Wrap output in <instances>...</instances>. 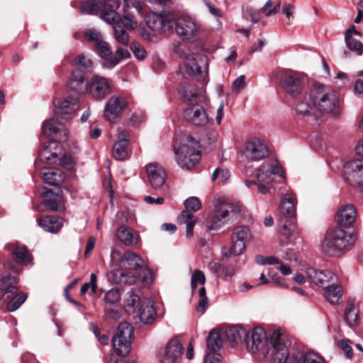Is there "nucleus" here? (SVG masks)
Here are the masks:
<instances>
[{
	"label": "nucleus",
	"mask_w": 363,
	"mask_h": 363,
	"mask_svg": "<svg viewBox=\"0 0 363 363\" xmlns=\"http://www.w3.org/2000/svg\"><path fill=\"white\" fill-rule=\"evenodd\" d=\"M252 239L250 230L246 226H238L233 230L230 252L235 255L242 254L247 244Z\"/></svg>",
	"instance_id": "obj_17"
},
{
	"label": "nucleus",
	"mask_w": 363,
	"mask_h": 363,
	"mask_svg": "<svg viewBox=\"0 0 363 363\" xmlns=\"http://www.w3.org/2000/svg\"><path fill=\"white\" fill-rule=\"evenodd\" d=\"M126 106L127 102L124 99L111 97L106 104L104 112V118L111 123H115Z\"/></svg>",
	"instance_id": "obj_24"
},
{
	"label": "nucleus",
	"mask_w": 363,
	"mask_h": 363,
	"mask_svg": "<svg viewBox=\"0 0 363 363\" xmlns=\"http://www.w3.org/2000/svg\"><path fill=\"white\" fill-rule=\"evenodd\" d=\"M339 347L344 352L345 355L347 358H351L352 357V348L348 344V340H341L338 343Z\"/></svg>",
	"instance_id": "obj_62"
},
{
	"label": "nucleus",
	"mask_w": 363,
	"mask_h": 363,
	"mask_svg": "<svg viewBox=\"0 0 363 363\" xmlns=\"http://www.w3.org/2000/svg\"><path fill=\"white\" fill-rule=\"evenodd\" d=\"M230 177V173L229 170L217 168L212 174V180L215 181L216 179H218L220 182L225 183L226 182Z\"/></svg>",
	"instance_id": "obj_56"
},
{
	"label": "nucleus",
	"mask_w": 363,
	"mask_h": 363,
	"mask_svg": "<svg viewBox=\"0 0 363 363\" xmlns=\"http://www.w3.org/2000/svg\"><path fill=\"white\" fill-rule=\"evenodd\" d=\"M55 109L54 113L55 117H62L63 116H69L65 120L71 118L79 109L78 96H67L63 99H55L53 101Z\"/></svg>",
	"instance_id": "obj_20"
},
{
	"label": "nucleus",
	"mask_w": 363,
	"mask_h": 363,
	"mask_svg": "<svg viewBox=\"0 0 363 363\" xmlns=\"http://www.w3.org/2000/svg\"><path fill=\"white\" fill-rule=\"evenodd\" d=\"M57 162H59L60 165L67 169H72L73 167V162L72 158L67 155H63L62 157L58 156Z\"/></svg>",
	"instance_id": "obj_63"
},
{
	"label": "nucleus",
	"mask_w": 363,
	"mask_h": 363,
	"mask_svg": "<svg viewBox=\"0 0 363 363\" xmlns=\"http://www.w3.org/2000/svg\"><path fill=\"white\" fill-rule=\"evenodd\" d=\"M188 100L186 108L183 111V116L187 121L195 125L203 126L208 123V117L203 107L198 104V95L191 93Z\"/></svg>",
	"instance_id": "obj_11"
},
{
	"label": "nucleus",
	"mask_w": 363,
	"mask_h": 363,
	"mask_svg": "<svg viewBox=\"0 0 363 363\" xmlns=\"http://www.w3.org/2000/svg\"><path fill=\"white\" fill-rule=\"evenodd\" d=\"M89 289H91L92 294H95L96 292V275L94 273H92L90 276V282L85 283L82 285L80 290L81 294L84 295Z\"/></svg>",
	"instance_id": "obj_57"
},
{
	"label": "nucleus",
	"mask_w": 363,
	"mask_h": 363,
	"mask_svg": "<svg viewBox=\"0 0 363 363\" xmlns=\"http://www.w3.org/2000/svg\"><path fill=\"white\" fill-rule=\"evenodd\" d=\"M222 339L218 330H213L207 338V347L212 351L219 350L222 346Z\"/></svg>",
	"instance_id": "obj_45"
},
{
	"label": "nucleus",
	"mask_w": 363,
	"mask_h": 363,
	"mask_svg": "<svg viewBox=\"0 0 363 363\" xmlns=\"http://www.w3.org/2000/svg\"><path fill=\"white\" fill-rule=\"evenodd\" d=\"M174 15L169 11L161 13H152L147 18V25L152 30L157 33H169L173 30Z\"/></svg>",
	"instance_id": "obj_14"
},
{
	"label": "nucleus",
	"mask_w": 363,
	"mask_h": 363,
	"mask_svg": "<svg viewBox=\"0 0 363 363\" xmlns=\"http://www.w3.org/2000/svg\"><path fill=\"white\" fill-rule=\"evenodd\" d=\"M61 192V190H58L57 193L48 190L42 193L45 204L48 206L51 211L60 212L65 210Z\"/></svg>",
	"instance_id": "obj_30"
},
{
	"label": "nucleus",
	"mask_w": 363,
	"mask_h": 363,
	"mask_svg": "<svg viewBox=\"0 0 363 363\" xmlns=\"http://www.w3.org/2000/svg\"><path fill=\"white\" fill-rule=\"evenodd\" d=\"M147 176L151 187L159 189L164 184L167 173L164 167L157 162H152L146 167Z\"/></svg>",
	"instance_id": "obj_22"
},
{
	"label": "nucleus",
	"mask_w": 363,
	"mask_h": 363,
	"mask_svg": "<svg viewBox=\"0 0 363 363\" xmlns=\"http://www.w3.org/2000/svg\"><path fill=\"white\" fill-rule=\"evenodd\" d=\"M324 296L332 304H339L342 296V289L337 281H333L324 288Z\"/></svg>",
	"instance_id": "obj_33"
},
{
	"label": "nucleus",
	"mask_w": 363,
	"mask_h": 363,
	"mask_svg": "<svg viewBox=\"0 0 363 363\" xmlns=\"http://www.w3.org/2000/svg\"><path fill=\"white\" fill-rule=\"evenodd\" d=\"M245 80V76L241 75L233 82L232 90L234 93L238 94L245 87L246 83Z\"/></svg>",
	"instance_id": "obj_60"
},
{
	"label": "nucleus",
	"mask_w": 363,
	"mask_h": 363,
	"mask_svg": "<svg viewBox=\"0 0 363 363\" xmlns=\"http://www.w3.org/2000/svg\"><path fill=\"white\" fill-rule=\"evenodd\" d=\"M311 101L306 98H304L301 101H298L296 105L295 110L298 115L306 116H312L314 114L315 108L313 104L310 103Z\"/></svg>",
	"instance_id": "obj_42"
},
{
	"label": "nucleus",
	"mask_w": 363,
	"mask_h": 363,
	"mask_svg": "<svg viewBox=\"0 0 363 363\" xmlns=\"http://www.w3.org/2000/svg\"><path fill=\"white\" fill-rule=\"evenodd\" d=\"M357 210L354 205L347 203L340 207L336 215L337 226L352 228L357 218Z\"/></svg>",
	"instance_id": "obj_26"
},
{
	"label": "nucleus",
	"mask_w": 363,
	"mask_h": 363,
	"mask_svg": "<svg viewBox=\"0 0 363 363\" xmlns=\"http://www.w3.org/2000/svg\"><path fill=\"white\" fill-rule=\"evenodd\" d=\"M355 241L352 228L337 226L327 232L322 242V248L325 253L337 255L350 249Z\"/></svg>",
	"instance_id": "obj_2"
},
{
	"label": "nucleus",
	"mask_w": 363,
	"mask_h": 363,
	"mask_svg": "<svg viewBox=\"0 0 363 363\" xmlns=\"http://www.w3.org/2000/svg\"><path fill=\"white\" fill-rule=\"evenodd\" d=\"M183 65L179 70L184 78L198 77L203 79L207 74L208 63L206 58L190 52H183Z\"/></svg>",
	"instance_id": "obj_8"
},
{
	"label": "nucleus",
	"mask_w": 363,
	"mask_h": 363,
	"mask_svg": "<svg viewBox=\"0 0 363 363\" xmlns=\"http://www.w3.org/2000/svg\"><path fill=\"white\" fill-rule=\"evenodd\" d=\"M174 150L177 163L183 169H192L200 160V154L196 150V141L189 135H177Z\"/></svg>",
	"instance_id": "obj_3"
},
{
	"label": "nucleus",
	"mask_w": 363,
	"mask_h": 363,
	"mask_svg": "<svg viewBox=\"0 0 363 363\" xmlns=\"http://www.w3.org/2000/svg\"><path fill=\"white\" fill-rule=\"evenodd\" d=\"M118 7V0H89L82 4L81 13L96 14L100 12L101 19L111 24L118 18L116 14Z\"/></svg>",
	"instance_id": "obj_6"
},
{
	"label": "nucleus",
	"mask_w": 363,
	"mask_h": 363,
	"mask_svg": "<svg viewBox=\"0 0 363 363\" xmlns=\"http://www.w3.org/2000/svg\"><path fill=\"white\" fill-rule=\"evenodd\" d=\"M306 276L309 281L323 289L333 281H337V277L332 272L312 267L306 269Z\"/></svg>",
	"instance_id": "obj_21"
},
{
	"label": "nucleus",
	"mask_w": 363,
	"mask_h": 363,
	"mask_svg": "<svg viewBox=\"0 0 363 363\" xmlns=\"http://www.w3.org/2000/svg\"><path fill=\"white\" fill-rule=\"evenodd\" d=\"M61 149L60 143L50 141L48 145L45 143L43 148L40 152L39 159L48 164H56L58 156L61 155Z\"/></svg>",
	"instance_id": "obj_28"
},
{
	"label": "nucleus",
	"mask_w": 363,
	"mask_h": 363,
	"mask_svg": "<svg viewBox=\"0 0 363 363\" xmlns=\"http://www.w3.org/2000/svg\"><path fill=\"white\" fill-rule=\"evenodd\" d=\"M186 211H183L178 216V222L186 225V235L187 238L193 237V229L197 221V218L189 211H198L201 207V203L197 197H190L184 202Z\"/></svg>",
	"instance_id": "obj_13"
},
{
	"label": "nucleus",
	"mask_w": 363,
	"mask_h": 363,
	"mask_svg": "<svg viewBox=\"0 0 363 363\" xmlns=\"http://www.w3.org/2000/svg\"><path fill=\"white\" fill-rule=\"evenodd\" d=\"M12 255L17 264L27 265L31 263L33 257L24 245H16L12 250Z\"/></svg>",
	"instance_id": "obj_39"
},
{
	"label": "nucleus",
	"mask_w": 363,
	"mask_h": 363,
	"mask_svg": "<svg viewBox=\"0 0 363 363\" xmlns=\"http://www.w3.org/2000/svg\"><path fill=\"white\" fill-rule=\"evenodd\" d=\"M155 315L156 311L153 301L148 299L144 301L139 309L140 321L145 324L152 323L155 318Z\"/></svg>",
	"instance_id": "obj_34"
},
{
	"label": "nucleus",
	"mask_w": 363,
	"mask_h": 363,
	"mask_svg": "<svg viewBox=\"0 0 363 363\" xmlns=\"http://www.w3.org/2000/svg\"><path fill=\"white\" fill-rule=\"evenodd\" d=\"M98 54L108 62V58L112 56V52L108 43L104 39L95 45Z\"/></svg>",
	"instance_id": "obj_50"
},
{
	"label": "nucleus",
	"mask_w": 363,
	"mask_h": 363,
	"mask_svg": "<svg viewBox=\"0 0 363 363\" xmlns=\"http://www.w3.org/2000/svg\"><path fill=\"white\" fill-rule=\"evenodd\" d=\"M255 260L260 265L279 264V260L274 256L264 257L262 255H257L255 257Z\"/></svg>",
	"instance_id": "obj_58"
},
{
	"label": "nucleus",
	"mask_w": 363,
	"mask_h": 363,
	"mask_svg": "<svg viewBox=\"0 0 363 363\" xmlns=\"http://www.w3.org/2000/svg\"><path fill=\"white\" fill-rule=\"evenodd\" d=\"M276 176L283 177L284 171L277 160H270L260 165L255 172V177L259 183L271 185Z\"/></svg>",
	"instance_id": "obj_15"
},
{
	"label": "nucleus",
	"mask_w": 363,
	"mask_h": 363,
	"mask_svg": "<svg viewBox=\"0 0 363 363\" xmlns=\"http://www.w3.org/2000/svg\"><path fill=\"white\" fill-rule=\"evenodd\" d=\"M177 34L183 40H191L196 38L200 31V24L191 16L182 14L174 18Z\"/></svg>",
	"instance_id": "obj_12"
},
{
	"label": "nucleus",
	"mask_w": 363,
	"mask_h": 363,
	"mask_svg": "<svg viewBox=\"0 0 363 363\" xmlns=\"http://www.w3.org/2000/svg\"><path fill=\"white\" fill-rule=\"evenodd\" d=\"M133 328L127 322H123L118 326L112 342L118 356L125 357L130 352L131 339L133 337Z\"/></svg>",
	"instance_id": "obj_10"
},
{
	"label": "nucleus",
	"mask_w": 363,
	"mask_h": 363,
	"mask_svg": "<svg viewBox=\"0 0 363 363\" xmlns=\"http://www.w3.org/2000/svg\"><path fill=\"white\" fill-rule=\"evenodd\" d=\"M74 62L76 65H80L85 68L91 67L93 65L92 60L89 58H86L84 55H79L74 60Z\"/></svg>",
	"instance_id": "obj_61"
},
{
	"label": "nucleus",
	"mask_w": 363,
	"mask_h": 363,
	"mask_svg": "<svg viewBox=\"0 0 363 363\" xmlns=\"http://www.w3.org/2000/svg\"><path fill=\"white\" fill-rule=\"evenodd\" d=\"M282 229L284 230L283 233L287 236L292 235V233L296 230L295 224L290 221L286 220L285 223L282 225Z\"/></svg>",
	"instance_id": "obj_64"
},
{
	"label": "nucleus",
	"mask_w": 363,
	"mask_h": 363,
	"mask_svg": "<svg viewBox=\"0 0 363 363\" xmlns=\"http://www.w3.org/2000/svg\"><path fill=\"white\" fill-rule=\"evenodd\" d=\"M303 363H328L320 354L315 352L303 353Z\"/></svg>",
	"instance_id": "obj_54"
},
{
	"label": "nucleus",
	"mask_w": 363,
	"mask_h": 363,
	"mask_svg": "<svg viewBox=\"0 0 363 363\" xmlns=\"http://www.w3.org/2000/svg\"><path fill=\"white\" fill-rule=\"evenodd\" d=\"M18 280L10 274L0 276V301L6 303L9 311H15L26 300L27 295L25 293L17 294Z\"/></svg>",
	"instance_id": "obj_5"
},
{
	"label": "nucleus",
	"mask_w": 363,
	"mask_h": 363,
	"mask_svg": "<svg viewBox=\"0 0 363 363\" xmlns=\"http://www.w3.org/2000/svg\"><path fill=\"white\" fill-rule=\"evenodd\" d=\"M118 19L119 17L116 22L112 23L114 24V38L118 43L127 45L129 43V36L126 31L120 25H118Z\"/></svg>",
	"instance_id": "obj_47"
},
{
	"label": "nucleus",
	"mask_w": 363,
	"mask_h": 363,
	"mask_svg": "<svg viewBox=\"0 0 363 363\" xmlns=\"http://www.w3.org/2000/svg\"><path fill=\"white\" fill-rule=\"evenodd\" d=\"M129 56V52L126 49L123 48H118L116 51L115 54L111 56V58H108V63L115 66L117 65L121 60L127 58Z\"/></svg>",
	"instance_id": "obj_53"
},
{
	"label": "nucleus",
	"mask_w": 363,
	"mask_h": 363,
	"mask_svg": "<svg viewBox=\"0 0 363 363\" xmlns=\"http://www.w3.org/2000/svg\"><path fill=\"white\" fill-rule=\"evenodd\" d=\"M69 87L76 93L84 92L86 87L84 77L79 70H74L72 72L69 80Z\"/></svg>",
	"instance_id": "obj_40"
},
{
	"label": "nucleus",
	"mask_w": 363,
	"mask_h": 363,
	"mask_svg": "<svg viewBox=\"0 0 363 363\" xmlns=\"http://www.w3.org/2000/svg\"><path fill=\"white\" fill-rule=\"evenodd\" d=\"M310 100L319 112L338 117L342 108L339 94L330 86L315 84L310 91Z\"/></svg>",
	"instance_id": "obj_1"
},
{
	"label": "nucleus",
	"mask_w": 363,
	"mask_h": 363,
	"mask_svg": "<svg viewBox=\"0 0 363 363\" xmlns=\"http://www.w3.org/2000/svg\"><path fill=\"white\" fill-rule=\"evenodd\" d=\"M280 84L286 93L293 97L299 95L303 88L301 78L297 74H284L280 79Z\"/></svg>",
	"instance_id": "obj_25"
},
{
	"label": "nucleus",
	"mask_w": 363,
	"mask_h": 363,
	"mask_svg": "<svg viewBox=\"0 0 363 363\" xmlns=\"http://www.w3.org/2000/svg\"><path fill=\"white\" fill-rule=\"evenodd\" d=\"M296 198L294 193H287L282 196L280 203V210L287 218H292L296 216Z\"/></svg>",
	"instance_id": "obj_31"
},
{
	"label": "nucleus",
	"mask_w": 363,
	"mask_h": 363,
	"mask_svg": "<svg viewBox=\"0 0 363 363\" xmlns=\"http://www.w3.org/2000/svg\"><path fill=\"white\" fill-rule=\"evenodd\" d=\"M116 236L123 244L127 246L135 245L138 242V235L131 228L125 226L118 229Z\"/></svg>",
	"instance_id": "obj_37"
},
{
	"label": "nucleus",
	"mask_w": 363,
	"mask_h": 363,
	"mask_svg": "<svg viewBox=\"0 0 363 363\" xmlns=\"http://www.w3.org/2000/svg\"><path fill=\"white\" fill-rule=\"evenodd\" d=\"M111 274L113 277L112 281L116 284H132L136 279L135 276L130 275L120 269L113 270Z\"/></svg>",
	"instance_id": "obj_43"
},
{
	"label": "nucleus",
	"mask_w": 363,
	"mask_h": 363,
	"mask_svg": "<svg viewBox=\"0 0 363 363\" xmlns=\"http://www.w3.org/2000/svg\"><path fill=\"white\" fill-rule=\"evenodd\" d=\"M273 347L274 363H303V352L295 348L289 349V339L281 333H275L271 338Z\"/></svg>",
	"instance_id": "obj_4"
},
{
	"label": "nucleus",
	"mask_w": 363,
	"mask_h": 363,
	"mask_svg": "<svg viewBox=\"0 0 363 363\" xmlns=\"http://www.w3.org/2000/svg\"><path fill=\"white\" fill-rule=\"evenodd\" d=\"M345 174L352 185H357L363 189V161L353 160L345 164Z\"/></svg>",
	"instance_id": "obj_23"
},
{
	"label": "nucleus",
	"mask_w": 363,
	"mask_h": 363,
	"mask_svg": "<svg viewBox=\"0 0 363 363\" xmlns=\"http://www.w3.org/2000/svg\"><path fill=\"white\" fill-rule=\"evenodd\" d=\"M245 154L248 160L259 161L269 155V147L264 140L253 138L246 143Z\"/></svg>",
	"instance_id": "obj_18"
},
{
	"label": "nucleus",
	"mask_w": 363,
	"mask_h": 363,
	"mask_svg": "<svg viewBox=\"0 0 363 363\" xmlns=\"http://www.w3.org/2000/svg\"><path fill=\"white\" fill-rule=\"evenodd\" d=\"M347 47L351 50L356 52L358 55H362L363 53V45L362 43L352 38L345 39Z\"/></svg>",
	"instance_id": "obj_55"
},
{
	"label": "nucleus",
	"mask_w": 363,
	"mask_h": 363,
	"mask_svg": "<svg viewBox=\"0 0 363 363\" xmlns=\"http://www.w3.org/2000/svg\"><path fill=\"white\" fill-rule=\"evenodd\" d=\"M116 14L119 17V19L118 20V25H120V23H122L123 25L129 30H133L136 27L137 23L133 20V16L128 13L125 10H124L122 18L117 12Z\"/></svg>",
	"instance_id": "obj_51"
},
{
	"label": "nucleus",
	"mask_w": 363,
	"mask_h": 363,
	"mask_svg": "<svg viewBox=\"0 0 363 363\" xmlns=\"http://www.w3.org/2000/svg\"><path fill=\"white\" fill-rule=\"evenodd\" d=\"M84 35L86 40L94 43L95 45L103 40L101 33L99 30L94 28L86 29L84 33Z\"/></svg>",
	"instance_id": "obj_52"
},
{
	"label": "nucleus",
	"mask_w": 363,
	"mask_h": 363,
	"mask_svg": "<svg viewBox=\"0 0 363 363\" xmlns=\"http://www.w3.org/2000/svg\"><path fill=\"white\" fill-rule=\"evenodd\" d=\"M84 91L94 99L101 100L111 93V87L106 78L96 75L86 83Z\"/></svg>",
	"instance_id": "obj_19"
},
{
	"label": "nucleus",
	"mask_w": 363,
	"mask_h": 363,
	"mask_svg": "<svg viewBox=\"0 0 363 363\" xmlns=\"http://www.w3.org/2000/svg\"><path fill=\"white\" fill-rule=\"evenodd\" d=\"M278 330L273 331L269 335H267L262 328H255L251 333L250 337L247 335L245 344L248 350L252 353L260 352L264 356H271L273 353V347L271 344V338Z\"/></svg>",
	"instance_id": "obj_7"
},
{
	"label": "nucleus",
	"mask_w": 363,
	"mask_h": 363,
	"mask_svg": "<svg viewBox=\"0 0 363 363\" xmlns=\"http://www.w3.org/2000/svg\"><path fill=\"white\" fill-rule=\"evenodd\" d=\"M38 223L44 230L52 233H57L62 226L59 218L53 216L41 217L38 219Z\"/></svg>",
	"instance_id": "obj_36"
},
{
	"label": "nucleus",
	"mask_w": 363,
	"mask_h": 363,
	"mask_svg": "<svg viewBox=\"0 0 363 363\" xmlns=\"http://www.w3.org/2000/svg\"><path fill=\"white\" fill-rule=\"evenodd\" d=\"M183 346L178 339H172L167 345L162 356V363H176L183 352Z\"/></svg>",
	"instance_id": "obj_27"
},
{
	"label": "nucleus",
	"mask_w": 363,
	"mask_h": 363,
	"mask_svg": "<svg viewBox=\"0 0 363 363\" xmlns=\"http://www.w3.org/2000/svg\"><path fill=\"white\" fill-rule=\"evenodd\" d=\"M121 291L119 288H112L106 292L104 298L105 302V310L107 313H116L112 306L116 305L121 301Z\"/></svg>",
	"instance_id": "obj_38"
},
{
	"label": "nucleus",
	"mask_w": 363,
	"mask_h": 363,
	"mask_svg": "<svg viewBox=\"0 0 363 363\" xmlns=\"http://www.w3.org/2000/svg\"><path fill=\"white\" fill-rule=\"evenodd\" d=\"M130 136L126 130L119 132L118 138L113 145V157L118 160H123L128 157V146Z\"/></svg>",
	"instance_id": "obj_29"
},
{
	"label": "nucleus",
	"mask_w": 363,
	"mask_h": 363,
	"mask_svg": "<svg viewBox=\"0 0 363 363\" xmlns=\"http://www.w3.org/2000/svg\"><path fill=\"white\" fill-rule=\"evenodd\" d=\"M205 282L206 277L204 273L199 269H195L191 277V288L192 293H195L198 284L204 285Z\"/></svg>",
	"instance_id": "obj_48"
},
{
	"label": "nucleus",
	"mask_w": 363,
	"mask_h": 363,
	"mask_svg": "<svg viewBox=\"0 0 363 363\" xmlns=\"http://www.w3.org/2000/svg\"><path fill=\"white\" fill-rule=\"evenodd\" d=\"M135 57L138 60H143L146 56L145 49L138 43H133L130 46Z\"/></svg>",
	"instance_id": "obj_59"
},
{
	"label": "nucleus",
	"mask_w": 363,
	"mask_h": 363,
	"mask_svg": "<svg viewBox=\"0 0 363 363\" xmlns=\"http://www.w3.org/2000/svg\"><path fill=\"white\" fill-rule=\"evenodd\" d=\"M247 336V330L240 326H231L225 331V339L231 346L243 341L245 342Z\"/></svg>",
	"instance_id": "obj_32"
},
{
	"label": "nucleus",
	"mask_w": 363,
	"mask_h": 363,
	"mask_svg": "<svg viewBox=\"0 0 363 363\" xmlns=\"http://www.w3.org/2000/svg\"><path fill=\"white\" fill-rule=\"evenodd\" d=\"M120 264L124 268L136 269L143 267V260L138 255L126 252L120 258Z\"/></svg>",
	"instance_id": "obj_35"
},
{
	"label": "nucleus",
	"mask_w": 363,
	"mask_h": 363,
	"mask_svg": "<svg viewBox=\"0 0 363 363\" xmlns=\"http://www.w3.org/2000/svg\"><path fill=\"white\" fill-rule=\"evenodd\" d=\"M42 133L50 142L60 143L67 140V131L58 118H52L45 121L42 125Z\"/></svg>",
	"instance_id": "obj_16"
},
{
	"label": "nucleus",
	"mask_w": 363,
	"mask_h": 363,
	"mask_svg": "<svg viewBox=\"0 0 363 363\" xmlns=\"http://www.w3.org/2000/svg\"><path fill=\"white\" fill-rule=\"evenodd\" d=\"M127 296L125 299V309L129 313H134L140 303V296L133 290L128 292Z\"/></svg>",
	"instance_id": "obj_46"
},
{
	"label": "nucleus",
	"mask_w": 363,
	"mask_h": 363,
	"mask_svg": "<svg viewBox=\"0 0 363 363\" xmlns=\"http://www.w3.org/2000/svg\"><path fill=\"white\" fill-rule=\"evenodd\" d=\"M345 320L350 327L356 325L359 321V312L353 303H349L345 311Z\"/></svg>",
	"instance_id": "obj_44"
},
{
	"label": "nucleus",
	"mask_w": 363,
	"mask_h": 363,
	"mask_svg": "<svg viewBox=\"0 0 363 363\" xmlns=\"http://www.w3.org/2000/svg\"><path fill=\"white\" fill-rule=\"evenodd\" d=\"M41 174L43 179L50 185L56 186L62 181L60 170H55L51 168H45L43 169Z\"/></svg>",
	"instance_id": "obj_41"
},
{
	"label": "nucleus",
	"mask_w": 363,
	"mask_h": 363,
	"mask_svg": "<svg viewBox=\"0 0 363 363\" xmlns=\"http://www.w3.org/2000/svg\"><path fill=\"white\" fill-rule=\"evenodd\" d=\"M206 289L203 286L198 291L199 300L196 307V311L201 313H203L208 306L209 300L206 296Z\"/></svg>",
	"instance_id": "obj_49"
},
{
	"label": "nucleus",
	"mask_w": 363,
	"mask_h": 363,
	"mask_svg": "<svg viewBox=\"0 0 363 363\" xmlns=\"http://www.w3.org/2000/svg\"><path fill=\"white\" fill-rule=\"evenodd\" d=\"M240 212V207L235 204L224 201H218L215 204L210 229H220L224 226L230 219L234 218Z\"/></svg>",
	"instance_id": "obj_9"
}]
</instances>
